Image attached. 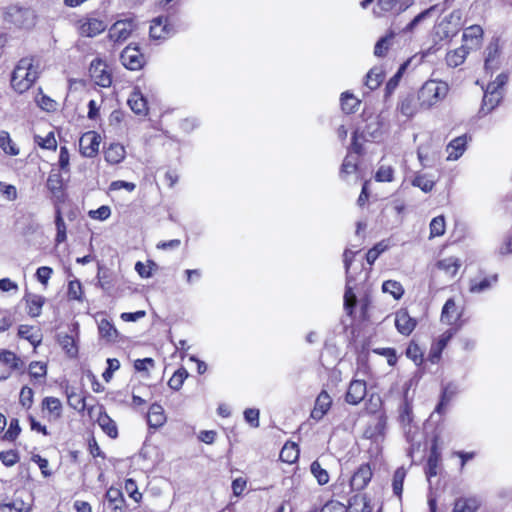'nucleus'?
I'll return each mask as SVG.
<instances>
[{
  "mask_svg": "<svg viewBox=\"0 0 512 512\" xmlns=\"http://www.w3.org/2000/svg\"><path fill=\"white\" fill-rule=\"evenodd\" d=\"M128 105L131 110L138 115H145L148 112L147 99L138 88H135L131 92L128 98Z\"/></svg>",
  "mask_w": 512,
  "mask_h": 512,
  "instance_id": "nucleus-33",
  "label": "nucleus"
},
{
  "mask_svg": "<svg viewBox=\"0 0 512 512\" xmlns=\"http://www.w3.org/2000/svg\"><path fill=\"white\" fill-rule=\"evenodd\" d=\"M452 399V392L449 391L448 387H444L441 391L440 400L435 407V412L442 415L446 412V409Z\"/></svg>",
  "mask_w": 512,
  "mask_h": 512,
  "instance_id": "nucleus-63",
  "label": "nucleus"
},
{
  "mask_svg": "<svg viewBox=\"0 0 512 512\" xmlns=\"http://www.w3.org/2000/svg\"><path fill=\"white\" fill-rule=\"evenodd\" d=\"M498 280L497 275H493L491 277H484L480 280L472 279L469 284V291L471 293H481L492 287L494 283Z\"/></svg>",
  "mask_w": 512,
  "mask_h": 512,
  "instance_id": "nucleus-42",
  "label": "nucleus"
},
{
  "mask_svg": "<svg viewBox=\"0 0 512 512\" xmlns=\"http://www.w3.org/2000/svg\"><path fill=\"white\" fill-rule=\"evenodd\" d=\"M469 54V48L466 45L450 50L446 53V64L451 68H456L464 63Z\"/></svg>",
  "mask_w": 512,
  "mask_h": 512,
  "instance_id": "nucleus-34",
  "label": "nucleus"
},
{
  "mask_svg": "<svg viewBox=\"0 0 512 512\" xmlns=\"http://www.w3.org/2000/svg\"><path fill=\"white\" fill-rule=\"evenodd\" d=\"M487 56L485 58V69L493 70L498 67V58L500 55V50L497 44L490 43L487 47Z\"/></svg>",
  "mask_w": 512,
  "mask_h": 512,
  "instance_id": "nucleus-54",
  "label": "nucleus"
},
{
  "mask_svg": "<svg viewBox=\"0 0 512 512\" xmlns=\"http://www.w3.org/2000/svg\"><path fill=\"white\" fill-rule=\"evenodd\" d=\"M366 142V138L364 134L355 130L352 134L351 144L348 150V155H355L357 157H361L365 153L364 144Z\"/></svg>",
  "mask_w": 512,
  "mask_h": 512,
  "instance_id": "nucleus-41",
  "label": "nucleus"
},
{
  "mask_svg": "<svg viewBox=\"0 0 512 512\" xmlns=\"http://www.w3.org/2000/svg\"><path fill=\"white\" fill-rule=\"evenodd\" d=\"M23 301L25 302L27 314L31 318H36L41 315L46 299L42 295L26 292Z\"/></svg>",
  "mask_w": 512,
  "mask_h": 512,
  "instance_id": "nucleus-25",
  "label": "nucleus"
},
{
  "mask_svg": "<svg viewBox=\"0 0 512 512\" xmlns=\"http://www.w3.org/2000/svg\"><path fill=\"white\" fill-rule=\"evenodd\" d=\"M88 398L92 397L88 394H77L75 392H72L68 395L69 404L80 412L87 411V409L90 407L87 405Z\"/></svg>",
  "mask_w": 512,
  "mask_h": 512,
  "instance_id": "nucleus-51",
  "label": "nucleus"
},
{
  "mask_svg": "<svg viewBox=\"0 0 512 512\" xmlns=\"http://www.w3.org/2000/svg\"><path fill=\"white\" fill-rule=\"evenodd\" d=\"M394 37L395 33L392 30L388 31V33L384 37H381L376 42L374 47V54L378 57L386 56Z\"/></svg>",
  "mask_w": 512,
  "mask_h": 512,
  "instance_id": "nucleus-46",
  "label": "nucleus"
},
{
  "mask_svg": "<svg viewBox=\"0 0 512 512\" xmlns=\"http://www.w3.org/2000/svg\"><path fill=\"white\" fill-rule=\"evenodd\" d=\"M384 80V74L377 68L371 69L367 75L365 80V85L370 90H375L382 84Z\"/></svg>",
  "mask_w": 512,
  "mask_h": 512,
  "instance_id": "nucleus-55",
  "label": "nucleus"
},
{
  "mask_svg": "<svg viewBox=\"0 0 512 512\" xmlns=\"http://www.w3.org/2000/svg\"><path fill=\"white\" fill-rule=\"evenodd\" d=\"M471 139V136L467 134H463L452 139L446 147V151L448 153L446 160H458L462 157L467 150L468 143Z\"/></svg>",
  "mask_w": 512,
  "mask_h": 512,
  "instance_id": "nucleus-23",
  "label": "nucleus"
},
{
  "mask_svg": "<svg viewBox=\"0 0 512 512\" xmlns=\"http://www.w3.org/2000/svg\"><path fill=\"white\" fill-rule=\"evenodd\" d=\"M347 512H372L370 499L364 494H355L348 501Z\"/></svg>",
  "mask_w": 512,
  "mask_h": 512,
  "instance_id": "nucleus-35",
  "label": "nucleus"
},
{
  "mask_svg": "<svg viewBox=\"0 0 512 512\" xmlns=\"http://www.w3.org/2000/svg\"><path fill=\"white\" fill-rule=\"evenodd\" d=\"M69 164L70 162H57L52 165L47 179L52 204L65 203L68 200L66 183L69 179Z\"/></svg>",
  "mask_w": 512,
  "mask_h": 512,
  "instance_id": "nucleus-2",
  "label": "nucleus"
},
{
  "mask_svg": "<svg viewBox=\"0 0 512 512\" xmlns=\"http://www.w3.org/2000/svg\"><path fill=\"white\" fill-rule=\"evenodd\" d=\"M87 414L91 419L100 426L102 431L110 438L115 439L118 437V427L116 422L107 414L105 407L102 404L91 405L87 409Z\"/></svg>",
  "mask_w": 512,
  "mask_h": 512,
  "instance_id": "nucleus-7",
  "label": "nucleus"
},
{
  "mask_svg": "<svg viewBox=\"0 0 512 512\" xmlns=\"http://www.w3.org/2000/svg\"><path fill=\"white\" fill-rule=\"evenodd\" d=\"M125 157V147L120 143H110L104 150V160H124Z\"/></svg>",
  "mask_w": 512,
  "mask_h": 512,
  "instance_id": "nucleus-45",
  "label": "nucleus"
},
{
  "mask_svg": "<svg viewBox=\"0 0 512 512\" xmlns=\"http://www.w3.org/2000/svg\"><path fill=\"white\" fill-rule=\"evenodd\" d=\"M66 295L70 301L83 302L84 289L82 283L78 279L70 280L67 285Z\"/></svg>",
  "mask_w": 512,
  "mask_h": 512,
  "instance_id": "nucleus-43",
  "label": "nucleus"
},
{
  "mask_svg": "<svg viewBox=\"0 0 512 512\" xmlns=\"http://www.w3.org/2000/svg\"><path fill=\"white\" fill-rule=\"evenodd\" d=\"M398 109L402 115L406 117H413L420 109L417 96L414 94H407L402 97L399 101Z\"/></svg>",
  "mask_w": 512,
  "mask_h": 512,
  "instance_id": "nucleus-36",
  "label": "nucleus"
},
{
  "mask_svg": "<svg viewBox=\"0 0 512 512\" xmlns=\"http://www.w3.org/2000/svg\"><path fill=\"white\" fill-rule=\"evenodd\" d=\"M188 376V371L184 367H180L173 373V375L169 379L168 386L174 391H179L182 388L183 383L188 378Z\"/></svg>",
  "mask_w": 512,
  "mask_h": 512,
  "instance_id": "nucleus-52",
  "label": "nucleus"
},
{
  "mask_svg": "<svg viewBox=\"0 0 512 512\" xmlns=\"http://www.w3.org/2000/svg\"><path fill=\"white\" fill-rule=\"evenodd\" d=\"M34 395V390L30 385H23L19 392V405L26 411L30 410L34 404Z\"/></svg>",
  "mask_w": 512,
  "mask_h": 512,
  "instance_id": "nucleus-44",
  "label": "nucleus"
},
{
  "mask_svg": "<svg viewBox=\"0 0 512 512\" xmlns=\"http://www.w3.org/2000/svg\"><path fill=\"white\" fill-rule=\"evenodd\" d=\"M503 99V91L496 89L493 85H487L484 92L481 112L489 113L494 110Z\"/></svg>",
  "mask_w": 512,
  "mask_h": 512,
  "instance_id": "nucleus-24",
  "label": "nucleus"
},
{
  "mask_svg": "<svg viewBox=\"0 0 512 512\" xmlns=\"http://www.w3.org/2000/svg\"><path fill=\"white\" fill-rule=\"evenodd\" d=\"M413 186L419 187L424 192H430L435 186V181L425 175H416L412 180Z\"/></svg>",
  "mask_w": 512,
  "mask_h": 512,
  "instance_id": "nucleus-64",
  "label": "nucleus"
},
{
  "mask_svg": "<svg viewBox=\"0 0 512 512\" xmlns=\"http://www.w3.org/2000/svg\"><path fill=\"white\" fill-rule=\"evenodd\" d=\"M175 33V27L168 17L159 16L151 21L149 35L155 40H164Z\"/></svg>",
  "mask_w": 512,
  "mask_h": 512,
  "instance_id": "nucleus-18",
  "label": "nucleus"
},
{
  "mask_svg": "<svg viewBox=\"0 0 512 512\" xmlns=\"http://www.w3.org/2000/svg\"><path fill=\"white\" fill-rule=\"evenodd\" d=\"M457 333V328H448L433 341L427 356V361L431 364H438L442 358V352Z\"/></svg>",
  "mask_w": 512,
  "mask_h": 512,
  "instance_id": "nucleus-14",
  "label": "nucleus"
},
{
  "mask_svg": "<svg viewBox=\"0 0 512 512\" xmlns=\"http://www.w3.org/2000/svg\"><path fill=\"white\" fill-rule=\"evenodd\" d=\"M101 136L96 131H87L79 139V150L84 157L92 158L98 154Z\"/></svg>",
  "mask_w": 512,
  "mask_h": 512,
  "instance_id": "nucleus-19",
  "label": "nucleus"
},
{
  "mask_svg": "<svg viewBox=\"0 0 512 512\" xmlns=\"http://www.w3.org/2000/svg\"><path fill=\"white\" fill-rule=\"evenodd\" d=\"M26 362L15 352L9 349L0 350V381L9 379L13 374H25Z\"/></svg>",
  "mask_w": 512,
  "mask_h": 512,
  "instance_id": "nucleus-5",
  "label": "nucleus"
},
{
  "mask_svg": "<svg viewBox=\"0 0 512 512\" xmlns=\"http://www.w3.org/2000/svg\"><path fill=\"white\" fill-rule=\"evenodd\" d=\"M0 148L10 156H16L19 154V148L13 142L7 131L0 132Z\"/></svg>",
  "mask_w": 512,
  "mask_h": 512,
  "instance_id": "nucleus-48",
  "label": "nucleus"
},
{
  "mask_svg": "<svg viewBox=\"0 0 512 512\" xmlns=\"http://www.w3.org/2000/svg\"><path fill=\"white\" fill-rule=\"evenodd\" d=\"M349 283L350 282L347 281V285L345 288L344 306H345V309L347 310V312L349 314H351L353 312L354 308L356 307L357 297L353 291V288L349 286Z\"/></svg>",
  "mask_w": 512,
  "mask_h": 512,
  "instance_id": "nucleus-62",
  "label": "nucleus"
},
{
  "mask_svg": "<svg viewBox=\"0 0 512 512\" xmlns=\"http://www.w3.org/2000/svg\"><path fill=\"white\" fill-rule=\"evenodd\" d=\"M166 421L167 416L162 405L158 403L151 404L147 413V424L149 429L157 430L164 426Z\"/></svg>",
  "mask_w": 512,
  "mask_h": 512,
  "instance_id": "nucleus-28",
  "label": "nucleus"
},
{
  "mask_svg": "<svg viewBox=\"0 0 512 512\" xmlns=\"http://www.w3.org/2000/svg\"><path fill=\"white\" fill-rule=\"evenodd\" d=\"M300 455V449L297 443L287 441L282 447L279 459L287 464H294L298 461Z\"/></svg>",
  "mask_w": 512,
  "mask_h": 512,
  "instance_id": "nucleus-38",
  "label": "nucleus"
},
{
  "mask_svg": "<svg viewBox=\"0 0 512 512\" xmlns=\"http://www.w3.org/2000/svg\"><path fill=\"white\" fill-rule=\"evenodd\" d=\"M430 234L429 238L440 237L445 234L446 231V222L443 215H439L434 217L429 225Z\"/></svg>",
  "mask_w": 512,
  "mask_h": 512,
  "instance_id": "nucleus-53",
  "label": "nucleus"
},
{
  "mask_svg": "<svg viewBox=\"0 0 512 512\" xmlns=\"http://www.w3.org/2000/svg\"><path fill=\"white\" fill-rule=\"evenodd\" d=\"M106 499L111 512H125L127 505L123 493L119 488L110 487L106 492Z\"/></svg>",
  "mask_w": 512,
  "mask_h": 512,
  "instance_id": "nucleus-32",
  "label": "nucleus"
},
{
  "mask_svg": "<svg viewBox=\"0 0 512 512\" xmlns=\"http://www.w3.org/2000/svg\"><path fill=\"white\" fill-rule=\"evenodd\" d=\"M384 293H389L395 300H399L404 295L402 284L396 280H386L382 284Z\"/></svg>",
  "mask_w": 512,
  "mask_h": 512,
  "instance_id": "nucleus-47",
  "label": "nucleus"
},
{
  "mask_svg": "<svg viewBox=\"0 0 512 512\" xmlns=\"http://www.w3.org/2000/svg\"><path fill=\"white\" fill-rule=\"evenodd\" d=\"M340 102L342 111L348 115L357 112L361 104V101L349 91L341 94Z\"/></svg>",
  "mask_w": 512,
  "mask_h": 512,
  "instance_id": "nucleus-40",
  "label": "nucleus"
},
{
  "mask_svg": "<svg viewBox=\"0 0 512 512\" xmlns=\"http://www.w3.org/2000/svg\"><path fill=\"white\" fill-rule=\"evenodd\" d=\"M440 320L442 323L448 325L449 328H457V331H459L466 322L463 318V308L456 304L454 298H449L444 303Z\"/></svg>",
  "mask_w": 512,
  "mask_h": 512,
  "instance_id": "nucleus-8",
  "label": "nucleus"
},
{
  "mask_svg": "<svg viewBox=\"0 0 512 512\" xmlns=\"http://www.w3.org/2000/svg\"><path fill=\"white\" fill-rule=\"evenodd\" d=\"M405 356L411 360L416 366L421 367L425 363L424 351L419 343L411 339L406 347Z\"/></svg>",
  "mask_w": 512,
  "mask_h": 512,
  "instance_id": "nucleus-37",
  "label": "nucleus"
},
{
  "mask_svg": "<svg viewBox=\"0 0 512 512\" xmlns=\"http://www.w3.org/2000/svg\"><path fill=\"white\" fill-rule=\"evenodd\" d=\"M405 477L406 471L403 467L397 468L393 474L392 487L394 494L397 496L402 494Z\"/></svg>",
  "mask_w": 512,
  "mask_h": 512,
  "instance_id": "nucleus-58",
  "label": "nucleus"
},
{
  "mask_svg": "<svg viewBox=\"0 0 512 512\" xmlns=\"http://www.w3.org/2000/svg\"><path fill=\"white\" fill-rule=\"evenodd\" d=\"M484 31L480 25L474 24L467 27L462 35V40L466 44H469V49H478L481 47L483 42Z\"/></svg>",
  "mask_w": 512,
  "mask_h": 512,
  "instance_id": "nucleus-30",
  "label": "nucleus"
},
{
  "mask_svg": "<svg viewBox=\"0 0 512 512\" xmlns=\"http://www.w3.org/2000/svg\"><path fill=\"white\" fill-rule=\"evenodd\" d=\"M394 326L400 335L409 337L417 328L418 319L406 307H401L394 312Z\"/></svg>",
  "mask_w": 512,
  "mask_h": 512,
  "instance_id": "nucleus-11",
  "label": "nucleus"
},
{
  "mask_svg": "<svg viewBox=\"0 0 512 512\" xmlns=\"http://www.w3.org/2000/svg\"><path fill=\"white\" fill-rule=\"evenodd\" d=\"M77 29L81 36L95 37L105 31L106 24L101 19L85 16L77 21Z\"/></svg>",
  "mask_w": 512,
  "mask_h": 512,
  "instance_id": "nucleus-20",
  "label": "nucleus"
},
{
  "mask_svg": "<svg viewBox=\"0 0 512 512\" xmlns=\"http://www.w3.org/2000/svg\"><path fill=\"white\" fill-rule=\"evenodd\" d=\"M367 395V383L365 380L352 379L348 385L345 401L350 405L360 404Z\"/></svg>",
  "mask_w": 512,
  "mask_h": 512,
  "instance_id": "nucleus-21",
  "label": "nucleus"
},
{
  "mask_svg": "<svg viewBox=\"0 0 512 512\" xmlns=\"http://www.w3.org/2000/svg\"><path fill=\"white\" fill-rule=\"evenodd\" d=\"M120 61L126 69L139 71L145 67L147 58L138 45L129 44L120 53Z\"/></svg>",
  "mask_w": 512,
  "mask_h": 512,
  "instance_id": "nucleus-9",
  "label": "nucleus"
},
{
  "mask_svg": "<svg viewBox=\"0 0 512 512\" xmlns=\"http://www.w3.org/2000/svg\"><path fill=\"white\" fill-rule=\"evenodd\" d=\"M17 336L20 339L28 341L33 346V351L42 343V334L38 328L33 325L22 324L18 327Z\"/></svg>",
  "mask_w": 512,
  "mask_h": 512,
  "instance_id": "nucleus-26",
  "label": "nucleus"
},
{
  "mask_svg": "<svg viewBox=\"0 0 512 512\" xmlns=\"http://www.w3.org/2000/svg\"><path fill=\"white\" fill-rule=\"evenodd\" d=\"M332 398L326 390H322L316 397L310 418L316 422L322 420L332 407Z\"/></svg>",
  "mask_w": 512,
  "mask_h": 512,
  "instance_id": "nucleus-22",
  "label": "nucleus"
},
{
  "mask_svg": "<svg viewBox=\"0 0 512 512\" xmlns=\"http://www.w3.org/2000/svg\"><path fill=\"white\" fill-rule=\"evenodd\" d=\"M5 21L16 29L30 30L35 27L37 15L30 7L9 6L5 12Z\"/></svg>",
  "mask_w": 512,
  "mask_h": 512,
  "instance_id": "nucleus-4",
  "label": "nucleus"
},
{
  "mask_svg": "<svg viewBox=\"0 0 512 512\" xmlns=\"http://www.w3.org/2000/svg\"><path fill=\"white\" fill-rule=\"evenodd\" d=\"M311 474L317 480L319 485H325L329 482L330 476L326 469L322 467L318 460H315L310 465Z\"/></svg>",
  "mask_w": 512,
  "mask_h": 512,
  "instance_id": "nucleus-50",
  "label": "nucleus"
},
{
  "mask_svg": "<svg viewBox=\"0 0 512 512\" xmlns=\"http://www.w3.org/2000/svg\"><path fill=\"white\" fill-rule=\"evenodd\" d=\"M72 334H64L59 336V344L65 353L70 358H75L78 356V325L74 326Z\"/></svg>",
  "mask_w": 512,
  "mask_h": 512,
  "instance_id": "nucleus-29",
  "label": "nucleus"
},
{
  "mask_svg": "<svg viewBox=\"0 0 512 512\" xmlns=\"http://www.w3.org/2000/svg\"><path fill=\"white\" fill-rule=\"evenodd\" d=\"M373 477V471L369 463L361 464L351 475L349 486L351 492L364 490Z\"/></svg>",
  "mask_w": 512,
  "mask_h": 512,
  "instance_id": "nucleus-17",
  "label": "nucleus"
},
{
  "mask_svg": "<svg viewBox=\"0 0 512 512\" xmlns=\"http://www.w3.org/2000/svg\"><path fill=\"white\" fill-rule=\"evenodd\" d=\"M20 460V455L17 450L9 449L0 451V461L6 467H12Z\"/></svg>",
  "mask_w": 512,
  "mask_h": 512,
  "instance_id": "nucleus-59",
  "label": "nucleus"
},
{
  "mask_svg": "<svg viewBox=\"0 0 512 512\" xmlns=\"http://www.w3.org/2000/svg\"><path fill=\"white\" fill-rule=\"evenodd\" d=\"M461 266V260L454 256L439 259L433 265L432 274L435 278L443 275L446 279L452 280L458 274Z\"/></svg>",
  "mask_w": 512,
  "mask_h": 512,
  "instance_id": "nucleus-12",
  "label": "nucleus"
},
{
  "mask_svg": "<svg viewBox=\"0 0 512 512\" xmlns=\"http://www.w3.org/2000/svg\"><path fill=\"white\" fill-rule=\"evenodd\" d=\"M374 354L383 356L387 360V364L391 367H395L398 362V355L395 348L392 347H383V348H374L372 350Z\"/></svg>",
  "mask_w": 512,
  "mask_h": 512,
  "instance_id": "nucleus-56",
  "label": "nucleus"
},
{
  "mask_svg": "<svg viewBox=\"0 0 512 512\" xmlns=\"http://www.w3.org/2000/svg\"><path fill=\"white\" fill-rule=\"evenodd\" d=\"M480 502L475 497H460L455 500L452 512H476Z\"/></svg>",
  "mask_w": 512,
  "mask_h": 512,
  "instance_id": "nucleus-39",
  "label": "nucleus"
},
{
  "mask_svg": "<svg viewBox=\"0 0 512 512\" xmlns=\"http://www.w3.org/2000/svg\"><path fill=\"white\" fill-rule=\"evenodd\" d=\"M449 86L445 81L429 79L423 83L417 93L420 110H428L445 99Z\"/></svg>",
  "mask_w": 512,
  "mask_h": 512,
  "instance_id": "nucleus-3",
  "label": "nucleus"
},
{
  "mask_svg": "<svg viewBox=\"0 0 512 512\" xmlns=\"http://www.w3.org/2000/svg\"><path fill=\"white\" fill-rule=\"evenodd\" d=\"M155 367V361L153 358L147 357L143 359H136L134 361V369L137 372L143 373L145 377H149V370Z\"/></svg>",
  "mask_w": 512,
  "mask_h": 512,
  "instance_id": "nucleus-60",
  "label": "nucleus"
},
{
  "mask_svg": "<svg viewBox=\"0 0 512 512\" xmlns=\"http://www.w3.org/2000/svg\"><path fill=\"white\" fill-rule=\"evenodd\" d=\"M90 81L101 88H109L113 83V70L106 60L96 57L88 68Z\"/></svg>",
  "mask_w": 512,
  "mask_h": 512,
  "instance_id": "nucleus-6",
  "label": "nucleus"
},
{
  "mask_svg": "<svg viewBox=\"0 0 512 512\" xmlns=\"http://www.w3.org/2000/svg\"><path fill=\"white\" fill-rule=\"evenodd\" d=\"M64 203H54V222L56 227L55 244L59 245L67 240V226L64 221L62 205Z\"/></svg>",
  "mask_w": 512,
  "mask_h": 512,
  "instance_id": "nucleus-27",
  "label": "nucleus"
},
{
  "mask_svg": "<svg viewBox=\"0 0 512 512\" xmlns=\"http://www.w3.org/2000/svg\"><path fill=\"white\" fill-rule=\"evenodd\" d=\"M157 269L158 265L153 260L150 259H148L146 263H143L141 261H137L135 263V271L143 279L150 278L153 275V272L156 271Z\"/></svg>",
  "mask_w": 512,
  "mask_h": 512,
  "instance_id": "nucleus-49",
  "label": "nucleus"
},
{
  "mask_svg": "<svg viewBox=\"0 0 512 512\" xmlns=\"http://www.w3.org/2000/svg\"><path fill=\"white\" fill-rule=\"evenodd\" d=\"M41 417L48 423H55L63 417V404L55 396H45L40 402Z\"/></svg>",
  "mask_w": 512,
  "mask_h": 512,
  "instance_id": "nucleus-10",
  "label": "nucleus"
},
{
  "mask_svg": "<svg viewBox=\"0 0 512 512\" xmlns=\"http://www.w3.org/2000/svg\"><path fill=\"white\" fill-rule=\"evenodd\" d=\"M441 462L442 455L439 447V437L435 435L431 440L430 451L425 465V475L429 480L438 475Z\"/></svg>",
  "mask_w": 512,
  "mask_h": 512,
  "instance_id": "nucleus-16",
  "label": "nucleus"
},
{
  "mask_svg": "<svg viewBox=\"0 0 512 512\" xmlns=\"http://www.w3.org/2000/svg\"><path fill=\"white\" fill-rule=\"evenodd\" d=\"M135 29L136 23L134 19L117 20L109 28L108 37L114 43H123L130 38Z\"/></svg>",
  "mask_w": 512,
  "mask_h": 512,
  "instance_id": "nucleus-13",
  "label": "nucleus"
},
{
  "mask_svg": "<svg viewBox=\"0 0 512 512\" xmlns=\"http://www.w3.org/2000/svg\"><path fill=\"white\" fill-rule=\"evenodd\" d=\"M41 60L38 55H27L16 63L10 79L13 90L19 94L28 91L40 76Z\"/></svg>",
  "mask_w": 512,
  "mask_h": 512,
  "instance_id": "nucleus-1",
  "label": "nucleus"
},
{
  "mask_svg": "<svg viewBox=\"0 0 512 512\" xmlns=\"http://www.w3.org/2000/svg\"><path fill=\"white\" fill-rule=\"evenodd\" d=\"M99 337L108 343H115L119 340V332L113 322L107 318H102L98 322Z\"/></svg>",
  "mask_w": 512,
  "mask_h": 512,
  "instance_id": "nucleus-31",
  "label": "nucleus"
},
{
  "mask_svg": "<svg viewBox=\"0 0 512 512\" xmlns=\"http://www.w3.org/2000/svg\"><path fill=\"white\" fill-rule=\"evenodd\" d=\"M0 334L8 331L15 323V318L13 313L8 310L0 309Z\"/></svg>",
  "mask_w": 512,
  "mask_h": 512,
  "instance_id": "nucleus-61",
  "label": "nucleus"
},
{
  "mask_svg": "<svg viewBox=\"0 0 512 512\" xmlns=\"http://www.w3.org/2000/svg\"><path fill=\"white\" fill-rule=\"evenodd\" d=\"M34 139L35 143L42 149L56 150L57 148V141L53 131H50L45 137L36 135Z\"/></svg>",
  "mask_w": 512,
  "mask_h": 512,
  "instance_id": "nucleus-57",
  "label": "nucleus"
},
{
  "mask_svg": "<svg viewBox=\"0 0 512 512\" xmlns=\"http://www.w3.org/2000/svg\"><path fill=\"white\" fill-rule=\"evenodd\" d=\"M29 383L34 386H44L48 378V362L33 360L25 367Z\"/></svg>",
  "mask_w": 512,
  "mask_h": 512,
  "instance_id": "nucleus-15",
  "label": "nucleus"
}]
</instances>
